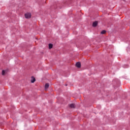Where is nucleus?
Segmentation results:
<instances>
[{
	"label": "nucleus",
	"instance_id": "nucleus-7",
	"mask_svg": "<svg viewBox=\"0 0 130 130\" xmlns=\"http://www.w3.org/2000/svg\"><path fill=\"white\" fill-rule=\"evenodd\" d=\"M53 46V45L52 44H49V49H51V48H52Z\"/></svg>",
	"mask_w": 130,
	"mask_h": 130
},
{
	"label": "nucleus",
	"instance_id": "nucleus-6",
	"mask_svg": "<svg viewBox=\"0 0 130 130\" xmlns=\"http://www.w3.org/2000/svg\"><path fill=\"white\" fill-rule=\"evenodd\" d=\"M69 106L70 108H75V104H70Z\"/></svg>",
	"mask_w": 130,
	"mask_h": 130
},
{
	"label": "nucleus",
	"instance_id": "nucleus-2",
	"mask_svg": "<svg viewBox=\"0 0 130 130\" xmlns=\"http://www.w3.org/2000/svg\"><path fill=\"white\" fill-rule=\"evenodd\" d=\"M49 87V84L46 83L45 85V90L46 91Z\"/></svg>",
	"mask_w": 130,
	"mask_h": 130
},
{
	"label": "nucleus",
	"instance_id": "nucleus-8",
	"mask_svg": "<svg viewBox=\"0 0 130 130\" xmlns=\"http://www.w3.org/2000/svg\"><path fill=\"white\" fill-rule=\"evenodd\" d=\"M6 73H7V71L3 70L2 71V75H3V76H5V75L6 74Z\"/></svg>",
	"mask_w": 130,
	"mask_h": 130
},
{
	"label": "nucleus",
	"instance_id": "nucleus-9",
	"mask_svg": "<svg viewBox=\"0 0 130 130\" xmlns=\"http://www.w3.org/2000/svg\"><path fill=\"white\" fill-rule=\"evenodd\" d=\"M101 33V34H105V33H106V31L104 30H102Z\"/></svg>",
	"mask_w": 130,
	"mask_h": 130
},
{
	"label": "nucleus",
	"instance_id": "nucleus-1",
	"mask_svg": "<svg viewBox=\"0 0 130 130\" xmlns=\"http://www.w3.org/2000/svg\"><path fill=\"white\" fill-rule=\"evenodd\" d=\"M25 17L26 19H30L31 18V13H27L25 14Z\"/></svg>",
	"mask_w": 130,
	"mask_h": 130
},
{
	"label": "nucleus",
	"instance_id": "nucleus-5",
	"mask_svg": "<svg viewBox=\"0 0 130 130\" xmlns=\"http://www.w3.org/2000/svg\"><path fill=\"white\" fill-rule=\"evenodd\" d=\"M76 66L77 68H81V63L80 62H77Z\"/></svg>",
	"mask_w": 130,
	"mask_h": 130
},
{
	"label": "nucleus",
	"instance_id": "nucleus-4",
	"mask_svg": "<svg viewBox=\"0 0 130 130\" xmlns=\"http://www.w3.org/2000/svg\"><path fill=\"white\" fill-rule=\"evenodd\" d=\"M35 81H36V79H35V78L34 77H31V83H34Z\"/></svg>",
	"mask_w": 130,
	"mask_h": 130
},
{
	"label": "nucleus",
	"instance_id": "nucleus-3",
	"mask_svg": "<svg viewBox=\"0 0 130 130\" xmlns=\"http://www.w3.org/2000/svg\"><path fill=\"white\" fill-rule=\"evenodd\" d=\"M98 25V21H95L92 23L93 27H96Z\"/></svg>",
	"mask_w": 130,
	"mask_h": 130
}]
</instances>
